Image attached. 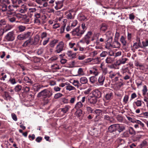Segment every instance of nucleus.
Returning <instances> with one entry per match:
<instances>
[{
    "mask_svg": "<svg viewBox=\"0 0 148 148\" xmlns=\"http://www.w3.org/2000/svg\"><path fill=\"white\" fill-rule=\"evenodd\" d=\"M47 36V33L45 32H42L41 36V38L42 39H43L46 38Z\"/></svg>",
    "mask_w": 148,
    "mask_h": 148,
    "instance_id": "69168bd1",
    "label": "nucleus"
},
{
    "mask_svg": "<svg viewBox=\"0 0 148 148\" xmlns=\"http://www.w3.org/2000/svg\"><path fill=\"white\" fill-rule=\"evenodd\" d=\"M79 27H77L74 29L71 32V33L73 36L76 37H80L82 36V35L84 34V31H82V30H80Z\"/></svg>",
    "mask_w": 148,
    "mask_h": 148,
    "instance_id": "f03ea898",
    "label": "nucleus"
},
{
    "mask_svg": "<svg viewBox=\"0 0 148 148\" xmlns=\"http://www.w3.org/2000/svg\"><path fill=\"white\" fill-rule=\"evenodd\" d=\"M128 60L127 58L122 57L117 61V64L118 65L124 64L126 63V61Z\"/></svg>",
    "mask_w": 148,
    "mask_h": 148,
    "instance_id": "1a4fd4ad",
    "label": "nucleus"
},
{
    "mask_svg": "<svg viewBox=\"0 0 148 148\" xmlns=\"http://www.w3.org/2000/svg\"><path fill=\"white\" fill-rule=\"evenodd\" d=\"M97 98L94 96H89L88 97V101L90 104H95L97 101Z\"/></svg>",
    "mask_w": 148,
    "mask_h": 148,
    "instance_id": "6e6552de",
    "label": "nucleus"
},
{
    "mask_svg": "<svg viewBox=\"0 0 148 148\" xmlns=\"http://www.w3.org/2000/svg\"><path fill=\"white\" fill-rule=\"evenodd\" d=\"M25 39L29 37L31 33L30 32H27L23 34Z\"/></svg>",
    "mask_w": 148,
    "mask_h": 148,
    "instance_id": "72a5a7b5",
    "label": "nucleus"
},
{
    "mask_svg": "<svg viewBox=\"0 0 148 148\" xmlns=\"http://www.w3.org/2000/svg\"><path fill=\"white\" fill-rule=\"evenodd\" d=\"M50 91L47 89H45L39 92L38 95L37 97H47L51 96L52 93L51 92V95H50Z\"/></svg>",
    "mask_w": 148,
    "mask_h": 148,
    "instance_id": "7ed1b4c3",
    "label": "nucleus"
},
{
    "mask_svg": "<svg viewBox=\"0 0 148 148\" xmlns=\"http://www.w3.org/2000/svg\"><path fill=\"white\" fill-rule=\"evenodd\" d=\"M78 74L75 75L76 76L83 75H84V73L83 71V69L82 68H79L77 71Z\"/></svg>",
    "mask_w": 148,
    "mask_h": 148,
    "instance_id": "cd10ccee",
    "label": "nucleus"
},
{
    "mask_svg": "<svg viewBox=\"0 0 148 148\" xmlns=\"http://www.w3.org/2000/svg\"><path fill=\"white\" fill-rule=\"evenodd\" d=\"M26 27L25 26L23 25H19L18 27V30L20 32H23L26 29Z\"/></svg>",
    "mask_w": 148,
    "mask_h": 148,
    "instance_id": "c9c22d12",
    "label": "nucleus"
},
{
    "mask_svg": "<svg viewBox=\"0 0 148 148\" xmlns=\"http://www.w3.org/2000/svg\"><path fill=\"white\" fill-rule=\"evenodd\" d=\"M89 80L91 84H94L96 82L97 79L95 76H92L90 77Z\"/></svg>",
    "mask_w": 148,
    "mask_h": 148,
    "instance_id": "bb28decb",
    "label": "nucleus"
},
{
    "mask_svg": "<svg viewBox=\"0 0 148 148\" xmlns=\"http://www.w3.org/2000/svg\"><path fill=\"white\" fill-rule=\"evenodd\" d=\"M128 99H129V96L127 95H125L124 97V99H123V101L125 103H127V101H128Z\"/></svg>",
    "mask_w": 148,
    "mask_h": 148,
    "instance_id": "774afa93",
    "label": "nucleus"
},
{
    "mask_svg": "<svg viewBox=\"0 0 148 148\" xmlns=\"http://www.w3.org/2000/svg\"><path fill=\"white\" fill-rule=\"evenodd\" d=\"M92 34V33L91 31H88L87 32L86 34L84 36L85 37L90 40Z\"/></svg>",
    "mask_w": 148,
    "mask_h": 148,
    "instance_id": "f704fd0d",
    "label": "nucleus"
},
{
    "mask_svg": "<svg viewBox=\"0 0 148 148\" xmlns=\"http://www.w3.org/2000/svg\"><path fill=\"white\" fill-rule=\"evenodd\" d=\"M64 43L61 42L59 43L56 47V50L55 52L57 53H59L64 50Z\"/></svg>",
    "mask_w": 148,
    "mask_h": 148,
    "instance_id": "39448f33",
    "label": "nucleus"
},
{
    "mask_svg": "<svg viewBox=\"0 0 148 148\" xmlns=\"http://www.w3.org/2000/svg\"><path fill=\"white\" fill-rule=\"evenodd\" d=\"M67 55L70 58H75L76 56V53H73L71 51H68L67 52Z\"/></svg>",
    "mask_w": 148,
    "mask_h": 148,
    "instance_id": "dca6fc26",
    "label": "nucleus"
},
{
    "mask_svg": "<svg viewBox=\"0 0 148 148\" xmlns=\"http://www.w3.org/2000/svg\"><path fill=\"white\" fill-rule=\"evenodd\" d=\"M109 77L112 79L114 78V77L116 76H120V73L119 72H113L112 71H111L109 72Z\"/></svg>",
    "mask_w": 148,
    "mask_h": 148,
    "instance_id": "9d476101",
    "label": "nucleus"
},
{
    "mask_svg": "<svg viewBox=\"0 0 148 148\" xmlns=\"http://www.w3.org/2000/svg\"><path fill=\"white\" fill-rule=\"evenodd\" d=\"M92 94L96 98H99L101 97V92L97 89L93 90L92 91Z\"/></svg>",
    "mask_w": 148,
    "mask_h": 148,
    "instance_id": "0eeeda50",
    "label": "nucleus"
},
{
    "mask_svg": "<svg viewBox=\"0 0 148 148\" xmlns=\"http://www.w3.org/2000/svg\"><path fill=\"white\" fill-rule=\"evenodd\" d=\"M105 35L106 36V40L108 42H111L112 41V33L110 31L107 32L105 34Z\"/></svg>",
    "mask_w": 148,
    "mask_h": 148,
    "instance_id": "423d86ee",
    "label": "nucleus"
},
{
    "mask_svg": "<svg viewBox=\"0 0 148 148\" xmlns=\"http://www.w3.org/2000/svg\"><path fill=\"white\" fill-rule=\"evenodd\" d=\"M93 62L95 64H98L100 62L99 58L98 57L93 58Z\"/></svg>",
    "mask_w": 148,
    "mask_h": 148,
    "instance_id": "a18cd8bd",
    "label": "nucleus"
},
{
    "mask_svg": "<svg viewBox=\"0 0 148 148\" xmlns=\"http://www.w3.org/2000/svg\"><path fill=\"white\" fill-rule=\"evenodd\" d=\"M49 38H47L46 40H44L42 42V44L43 45H46L49 42Z\"/></svg>",
    "mask_w": 148,
    "mask_h": 148,
    "instance_id": "e2e57ef3",
    "label": "nucleus"
},
{
    "mask_svg": "<svg viewBox=\"0 0 148 148\" xmlns=\"http://www.w3.org/2000/svg\"><path fill=\"white\" fill-rule=\"evenodd\" d=\"M113 97V94L112 92L110 91L106 94L105 97L106 100H110Z\"/></svg>",
    "mask_w": 148,
    "mask_h": 148,
    "instance_id": "9b49d317",
    "label": "nucleus"
},
{
    "mask_svg": "<svg viewBox=\"0 0 148 148\" xmlns=\"http://www.w3.org/2000/svg\"><path fill=\"white\" fill-rule=\"evenodd\" d=\"M27 9L28 8L27 6L24 4L21 6V8L19 10V12L21 13H24L27 11Z\"/></svg>",
    "mask_w": 148,
    "mask_h": 148,
    "instance_id": "ddd939ff",
    "label": "nucleus"
},
{
    "mask_svg": "<svg viewBox=\"0 0 148 148\" xmlns=\"http://www.w3.org/2000/svg\"><path fill=\"white\" fill-rule=\"evenodd\" d=\"M8 11H15L14 9V7L12 5H10L8 7Z\"/></svg>",
    "mask_w": 148,
    "mask_h": 148,
    "instance_id": "0e129e2a",
    "label": "nucleus"
},
{
    "mask_svg": "<svg viewBox=\"0 0 148 148\" xmlns=\"http://www.w3.org/2000/svg\"><path fill=\"white\" fill-rule=\"evenodd\" d=\"M58 42V40H54L50 42L49 44V45L51 47H53Z\"/></svg>",
    "mask_w": 148,
    "mask_h": 148,
    "instance_id": "473e14b6",
    "label": "nucleus"
},
{
    "mask_svg": "<svg viewBox=\"0 0 148 148\" xmlns=\"http://www.w3.org/2000/svg\"><path fill=\"white\" fill-rule=\"evenodd\" d=\"M90 40L87 38L84 37L80 41V42L82 44H86V45H88L90 42Z\"/></svg>",
    "mask_w": 148,
    "mask_h": 148,
    "instance_id": "a211bd4d",
    "label": "nucleus"
},
{
    "mask_svg": "<svg viewBox=\"0 0 148 148\" xmlns=\"http://www.w3.org/2000/svg\"><path fill=\"white\" fill-rule=\"evenodd\" d=\"M7 5L5 4H3L0 6V11L5 12L7 10Z\"/></svg>",
    "mask_w": 148,
    "mask_h": 148,
    "instance_id": "c756f323",
    "label": "nucleus"
},
{
    "mask_svg": "<svg viewBox=\"0 0 148 148\" xmlns=\"http://www.w3.org/2000/svg\"><path fill=\"white\" fill-rule=\"evenodd\" d=\"M15 38V37L13 32H9L5 36V39L7 41H12Z\"/></svg>",
    "mask_w": 148,
    "mask_h": 148,
    "instance_id": "20e7f679",
    "label": "nucleus"
},
{
    "mask_svg": "<svg viewBox=\"0 0 148 148\" xmlns=\"http://www.w3.org/2000/svg\"><path fill=\"white\" fill-rule=\"evenodd\" d=\"M76 97L75 96H73L71 98L70 100V102L71 103H73L75 101Z\"/></svg>",
    "mask_w": 148,
    "mask_h": 148,
    "instance_id": "338daca9",
    "label": "nucleus"
},
{
    "mask_svg": "<svg viewBox=\"0 0 148 148\" xmlns=\"http://www.w3.org/2000/svg\"><path fill=\"white\" fill-rule=\"evenodd\" d=\"M44 50L43 48H40L38 49L37 53L38 55L41 54L43 52Z\"/></svg>",
    "mask_w": 148,
    "mask_h": 148,
    "instance_id": "3c124183",
    "label": "nucleus"
},
{
    "mask_svg": "<svg viewBox=\"0 0 148 148\" xmlns=\"http://www.w3.org/2000/svg\"><path fill=\"white\" fill-rule=\"evenodd\" d=\"M101 71L103 73L104 75H106L108 72V69L107 67H105L101 69Z\"/></svg>",
    "mask_w": 148,
    "mask_h": 148,
    "instance_id": "6e6d98bb",
    "label": "nucleus"
},
{
    "mask_svg": "<svg viewBox=\"0 0 148 148\" xmlns=\"http://www.w3.org/2000/svg\"><path fill=\"white\" fill-rule=\"evenodd\" d=\"M21 89V86L19 85L16 86L14 88L16 92H18L20 91Z\"/></svg>",
    "mask_w": 148,
    "mask_h": 148,
    "instance_id": "c03bdc74",
    "label": "nucleus"
},
{
    "mask_svg": "<svg viewBox=\"0 0 148 148\" xmlns=\"http://www.w3.org/2000/svg\"><path fill=\"white\" fill-rule=\"evenodd\" d=\"M36 11V9L35 8H29L28 13L31 17L33 15V13L35 12Z\"/></svg>",
    "mask_w": 148,
    "mask_h": 148,
    "instance_id": "aec40b11",
    "label": "nucleus"
},
{
    "mask_svg": "<svg viewBox=\"0 0 148 148\" xmlns=\"http://www.w3.org/2000/svg\"><path fill=\"white\" fill-rule=\"evenodd\" d=\"M6 22L4 19H1L0 21V28H4L6 25Z\"/></svg>",
    "mask_w": 148,
    "mask_h": 148,
    "instance_id": "2f4dec72",
    "label": "nucleus"
},
{
    "mask_svg": "<svg viewBox=\"0 0 148 148\" xmlns=\"http://www.w3.org/2000/svg\"><path fill=\"white\" fill-rule=\"evenodd\" d=\"M114 61L113 58L110 57H108L105 60V62L107 64H111Z\"/></svg>",
    "mask_w": 148,
    "mask_h": 148,
    "instance_id": "b1692460",
    "label": "nucleus"
},
{
    "mask_svg": "<svg viewBox=\"0 0 148 148\" xmlns=\"http://www.w3.org/2000/svg\"><path fill=\"white\" fill-rule=\"evenodd\" d=\"M33 45L32 42H31V40H28L25 41L23 44V46L24 47L30 46V45Z\"/></svg>",
    "mask_w": 148,
    "mask_h": 148,
    "instance_id": "a878e982",
    "label": "nucleus"
},
{
    "mask_svg": "<svg viewBox=\"0 0 148 148\" xmlns=\"http://www.w3.org/2000/svg\"><path fill=\"white\" fill-rule=\"evenodd\" d=\"M93 74L95 76H97L98 75L99 73L97 69L96 68L93 69Z\"/></svg>",
    "mask_w": 148,
    "mask_h": 148,
    "instance_id": "864d4df0",
    "label": "nucleus"
},
{
    "mask_svg": "<svg viewBox=\"0 0 148 148\" xmlns=\"http://www.w3.org/2000/svg\"><path fill=\"white\" fill-rule=\"evenodd\" d=\"M83 104L81 101L77 102L75 105L74 108L77 110H80L82 107Z\"/></svg>",
    "mask_w": 148,
    "mask_h": 148,
    "instance_id": "6ab92c4d",
    "label": "nucleus"
},
{
    "mask_svg": "<svg viewBox=\"0 0 148 148\" xmlns=\"http://www.w3.org/2000/svg\"><path fill=\"white\" fill-rule=\"evenodd\" d=\"M91 90V88H89L84 91V93L85 95H88L90 93Z\"/></svg>",
    "mask_w": 148,
    "mask_h": 148,
    "instance_id": "8fccbe9b",
    "label": "nucleus"
},
{
    "mask_svg": "<svg viewBox=\"0 0 148 148\" xmlns=\"http://www.w3.org/2000/svg\"><path fill=\"white\" fill-rule=\"evenodd\" d=\"M143 45H140L139 44V46L141 48H143L144 47H146L148 45V40H146L145 41H143L142 42Z\"/></svg>",
    "mask_w": 148,
    "mask_h": 148,
    "instance_id": "e433bc0d",
    "label": "nucleus"
},
{
    "mask_svg": "<svg viewBox=\"0 0 148 148\" xmlns=\"http://www.w3.org/2000/svg\"><path fill=\"white\" fill-rule=\"evenodd\" d=\"M23 80L25 82L30 83L31 84H33V81L27 77H25L23 79Z\"/></svg>",
    "mask_w": 148,
    "mask_h": 148,
    "instance_id": "7c9ffc66",
    "label": "nucleus"
},
{
    "mask_svg": "<svg viewBox=\"0 0 148 148\" xmlns=\"http://www.w3.org/2000/svg\"><path fill=\"white\" fill-rule=\"evenodd\" d=\"M28 6L30 7H35L36 6V4L33 2L29 1L27 3Z\"/></svg>",
    "mask_w": 148,
    "mask_h": 148,
    "instance_id": "4c0bfd02",
    "label": "nucleus"
},
{
    "mask_svg": "<svg viewBox=\"0 0 148 148\" xmlns=\"http://www.w3.org/2000/svg\"><path fill=\"white\" fill-rule=\"evenodd\" d=\"M100 29L101 30L105 31L107 29V27L105 24H102L100 25Z\"/></svg>",
    "mask_w": 148,
    "mask_h": 148,
    "instance_id": "37998d69",
    "label": "nucleus"
},
{
    "mask_svg": "<svg viewBox=\"0 0 148 148\" xmlns=\"http://www.w3.org/2000/svg\"><path fill=\"white\" fill-rule=\"evenodd\" d=\"M81 27L83 30H82V31H84V33L86 30L87 29V28L85 26V24L84 23H83L81 24Z\"/></svg>",
    "mask_w": 148,
    "mask_h": 148,
    "instance_id": "4d7b16f0",
    "label": "nucleus"
},
{
    "mask_svg": "<svg viewBox=\"0 0 148 148\" xmlns=\"http://www.w3.org/2000/svg\"><path fill=\"white\" fill-rule=\"evenodd\" d=\"M116 124L111 125L108 128V131L110 132H113L117 130Z\"/></svg>",
    "mask_w": 148,
    "mask_h": 148,
    "instance_id": "f8f14e48",
    "label": "nucleus"
},
{
    "mask_svg": "<svg viewBox=\"0 0 148 148\" xmlns=\"http://www.w3.org/2000/svg\"><path fill=\"white\" fill-rule=\"evenodd\" d=\"M108 54V53L106 51H103L100 54V56L101 57H106Z\"/></svg>",
    "mask_w": 148,
    "mask_h": 148,
    "instance_id": "603ef678",
    "label": "nucleus"
},
{
    "mask_svg": "<svg viewBox=\"0 0 148 148\" xmlns=\"http://www.w3.org/2000/svg\"><path fill=\"white\" fill-rule=\"evenodd\" d=\"M13 120L16 121H17V118L16 115L14 113H12L11 114Z\"/></svg>",
    "mask_w": 148,
    "mask_h": 148,
    "instance_id": "680f3d73",
    "label": "nucleus"
},
{
    "mask_svg": "<svg viewBox=\"0 0 148 148\" xmlns=\"http://www.w3.org/2000/svg\"><path fill=\"white\" fill-rule=\"evenodd\" d=\"M9 81L12 84H14L16 83L15 79L14 78H10Z\"/></svg>",
    "mask_w": 148,
    "mask_h": 148,
    "instance_id": "13d9d810",
    "label": "nucleus"
},
{
    "mask_svg": "<svg viewBox=\"0 0 148 148\" xmlns=\"http://www.w3.org/2000/svg\"><path fill=\"white\" fill-rule=\"evenodd\" d=\"M147 91V89L146 86L145 85L143 87V89L142 90L143 93V95H145Z\"/></svg>",
    "mask_w": 148,
    "mask_h": 148,
    "instance_id": "49530a36",
    "label": "nucleus"
},
{
    "mask_svg": "<svg viewBox=\"0 0 148 148\" xmlns=\"http://www.w3.org/2000/svg\"><path fill=\"white\" fill-rule=\"evenodd\" d=\"M66 90L70 91L72 90H75V88L74 87L71 85H69L66 86Z\"/></svg>",
    "mask_w": 148,
    "mask_h": 148,
    "instance_id": "ea45409f",
    "label": "nucleus"
},
{
    "mask_svg": "<svg viewBox=\"0 0 148 148\" xmlns=\"http://www.w3.org/2000/svg\"><path fill=\"white\" fill-rule=\"evenodd\" d=\"M133 104H135L137 107H140L142 106V101L140 100H138L134 102Z\"/></svg>",
    "mask_w": 148,
    "mask_h": 148,
    "instance_id": "a19ab883",
    "label": "nucleus"
},
{
    "mask_svg": "<svg viewBox=\"0 0 148 148\" xmlns=\"http://www.w3.org/2000/svg\"><path fill=\"white\" fill-rule=\"evenodd\" d=\"M105 79V77L103 75L99 76L98 79V81L100 85L102 86L103 85Z\"/></svg>",
    "mask_w": 148,
    "mask_h": 148,
    "instance_id": "4468645a",
    "label": "nucleus"
},
{
    "mask_svg": "<svg viewBox=\"0 0 148 148\" xmlns=\"http://www.w3.org/2000/svg\"><path fill=\"white\" fill-rule=\"evenodd\" d=\"M70 107L68 106H66L64 108H60V110L63 112L64 113H65L67 112L69 109L70 108Z\"/></svg>",
    "mask_w": 148,
    "mask_h": 148,
    "instance_id": "4be33fe9",
    "label": "nucleus"
},
{
    "mask_svg": "<svg viewBox=\"0 0 148 148\" xmlns=\"http://www.w3.org/2000/svg\"><path fill=\"white\" fill-rule=\"evenodd\" d=\"M138 69L140 70L144 71H146V67L145 66L142 64H141V66H140Z\"/></svg>",
    "mask_w": 148,
    "mask_h": 148,
    "instance_id": "bf43d9fd",
    "label": "nucleus"
},
{
    "mask_svg": "<svg viewBox=\"0 0 148 148\" xmlns=\"http://www.w3.org/2000/svg\"><path fill=\"white\" fill-rule=\"evenodd\" d=\"M72 84L74 86L77 87V88L81 86V84H80L79 81L77 80H73Z\"/></svg>",
    "mask_w": 148,
    "mask_h": 148,
    "instance_id": "393cba45",
    "label": "nucleus"
},
{
    "mask_svg": "<svg viewBox=\"0 0 148 148\" xmlns=\"http://www.w3.org/2000/svg\"><path fill=\"white\" fill-rule=\"evenodd\" d=\"M40 39L39 36L38 35H36L34 38V41L32 42L33 44L36 45L38 44Z\"/></svg>",
    "mask_w": 148,
    "mask_h": 148,
    "instance_id": "5701e85b",
    "label": "nucleus"
},
{
    "mask_svg": "<svg viewBox=\"0 0 148 148\" xmlns=\"http://www.w3.org/2000/svg\"><path fill=\"white\" fill-rule=\"evenodd\" d=\"M77 23V21L76 20L71 21L70 22V24L71 28H73L76 26Z\"/></svg>",
    "mask_w": 148,
    "mask_h": 148,
    "instance_id": "c85d7f7f",
    "label": "nucleus"
},
{
    "mask_svg": "<svg viewBox=\"0 0 148 148\" xmlns=\"http://www.w3.org/2000/svg\"><path fill=\"white\" fill-rule=\"evenodd\" d=\"M63 95L62 94L58 93L55 94L54 97L55 99H57L62 97Z\"/></svg>",
    "mask_w": 148,
    "mask_h": 148,
    "instance_id": "79ce46f5",
    "label": "nucleus"
},
{
    "mask_svg": "<svg viewBox=\"0 0 148 148\" xmlns=\"http://www.w3.org/2000/svg\"><path fill=\"white\" fill-rule=\"evenodd\" d=\"M43 86L38 84H35L33 86V88L35 91L38 92L43 87Z\"/></svg>",
    "mask_w": 148,
    "mask_h": 148,
    "instance_id": "2eb2a0df",
    "label": "nucleus"
},
{
    "mask_svg": "<svg viewBox=\"0 0 148 148\" xmlns=\"http://www.w3.org/2000/svg\"><path fill=\"white\" fill-rule=\"evenodd\" d=\"M66 16L67 18L68 19H73L74 18V17L72 16V14L70 13L67 14L66 15Z\"/></svg>",
    "mask_w": 148,
    "mask_h": 148,
    "instance_id": "09e8293b",
    "label": "nucleus"
},
{
    "mask_svg": "<svg viewBox=\"0 0 148 148\" xmlns=\"http://www.w3.org/2000/svg\"><path fill=\"white\" fill-rule=\"evenodd\" d=\"M121 44L118 41V40L115 39V40L111 44L110 42H108L106 45L105 46L106 48L108 49H109L110 47H111L113 48H119L120 47Z\"/></svg>",
    "mask_w": 148,
    "mask_h": 148,
    "instance_id": "f257e3e1",
    "label": "nucleus"
},
{
    "mask_svg": "<svg viewBox=\"0 0 148 148\" xmlns=\"http://www.w3.org/2000/svg\"><path fill=\"white\" fill-rule=\"evenodd\" d=\"M11 26L9 25L8 24L6 25L5 26V27L4 28V30L5 31V32L11 29Z\"/></svg>",
    "mask_w": 148,
    "mask_h": 148,
    "instance_id": "de8ad7c7",
    "label": "nucleus"
},
{
    "mask_svg": "<svg viewBox=\"0 0 148 148\" xmlns=\"http://www.w3.org/2000/svg\"><path fill=\"white\" fill-rule=\"evenodd\" d=\"M17 38L18 39L21 40H22L25 39L24 38L23 34H21L18 35V36Z\"/></svg>",
    "mask_w": 148,
    "mask_h": 148,
    "instance_id": "5fc2aeb1",
    "label": "nucleus"
},
{
    "mask_svg": "<svg viewBox=\"0 0 148 148\" xmlns=\"http://www.w3.org/2000/svg\"><path fill=\"white\" fill-rule=\"evenodd\" d=\"M120 40L123 45H126V42L125 40V38L123 36H122L121 37Z\"/></svg>",
    "mask_w": 148,
    "mask_h": 148,
    "instance_id": "58836bf2",
    "label": "nucleus"
},
{
    "mask_svg": "<svg viewBox=\"0 0 148 148\" xmlns=\"http://www.w3.org/2000/svg\"><path fill=\"white\" fill-rule=\"evenodd\" d=\"M116 126L117 130H118L119 132H121L125 129V127L123 125L117 124H116Z\"/></svg>",
    "mask_w": 148,
    "mask_h": 148,
    "instance_id": "f3484780",
    "label": "nucleus"
},
{
    "mask_svg": "<svg viewBox=\"0 0 148 148\" xmlns=\"http://www.w3.org/2000/svg\"><path fill=\"white\" fill-rule=\"evenodd\" d=\"M82 112V110H77L75 113V114L78 116H80Z\"/></svg>",
    "mask_w": 148,
    "mask_h": 148,
    "instance_id": "052dcab7",
    "label": "nucleus"
},
{
    "mask_svg": "<svg viewBox=\"0 0 148 148\" xmlns=\"http://www.w3.org/2000/svg\"><path fill=\"white\" fill-rule=\"evenodd\" d=\"M80 82L82 84H85L88 82V79L85 77H83L80 79Z\"/></svg>",
    "mask_w": 148,
    "mask_h": 148,
    "instance_id": "412c9836",
    "label": "nucleus"
}]
</instances>
